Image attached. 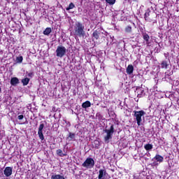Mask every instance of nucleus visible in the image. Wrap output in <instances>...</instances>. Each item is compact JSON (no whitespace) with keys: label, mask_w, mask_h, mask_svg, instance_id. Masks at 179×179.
Wrapping results in <instances>:
<instances>
[{"label":"nucleus","mask_w":179,"mask_h":179,"mask_svg":"<svg viewBox=\"0 0 179 179\" xmlns=\"http://www.w3.org/2000/svg\"><path fill=\"white\" fill-rule=\"evenodd\" d=\"M74 36L77 37H83L85 38L86 36V31H85V25L81 22H76L74 27Z\"/></svg>","instance_id":"f257e3e1"},{"label":"nucleus","mask_w":179,"mask_h":179,"mask_svg":"<svg viewBox=\"0 0 179 179\" xmlns=\"http://www.w3.org/2000/svg\"><path fill=\"white\" fill-rule=\"evenodd\" d=\"M104 131L106 134V136H104V141L108 143V142H110V139H113V134L115 132L114 124H111L110 129H106Z\"/></svg>","instance_id":"f03ea898"},{"label":"nucleus","mask_w":179,"mask_h":179,"mask_svg":"<svg viewBox=\"0 0 179 179\" xmlns=\"http://www.w3.org/2000/svg\"><path fill=\"white\" fill-rule=\"evenodd\" d=\"M145 114H146V113L144 112V110H134V117H135L136 120L137 121V125L138 127H141L142 124V117H143Z\"/></svg>","instance_id":"7ed1b4c3"},{"label":"nucleus","mask_w":179,"mask_h":179,"mask_svg":"<svg viewBox=\"0 0 179 179\" xmlns=\"http://www.w3.org/2000/svg\"><path fill=\"white\" fill-rule=\"evenodd\" d=\"M150 9H152V7L147 9L145 13V15H144L145 20L146 22H153L154 17H156V15H155V13L152 12V10H150Z\"/></svg>","instance_id":"20e7f679"},{"label":"nucleus","mask_w":179,"mask_h":179,"mask_svg":"<svg viewBox=\"0 0 179 179\" xmlns=\"http://www.w3.org/2000/svg\"><path fill=\"white\" fill-rule=\"evenodd\" d=\"M82 166L85 169H93V167H94V159L90 157L87 158L82 164Z\"/></svg>","instance_id":"39448f33"},{"label":"nucleus","mask_w":179,"mask_h":179,"mask_svg":"<svg viewBox=\"0 0 179 179\" xmlns=\"http://www.w3.org/2000/svg\"><path fill=\"white\" fill-rule=\"evenodd\" d=\"M66 54V48L64 47L63 45H59L57 46V48L56 50V55L59 58H62Z\"/></svg>","instance_id":"423d86ee"},{"label":"nucleus","mask_w":179,"mask_h":179,"mask_svg":"<svg viewBox=\"0 0 179 179\" xmlns=\"http://www.w3.org/2000/svg\"><path fill=\"white\" fill-rule=\"evenodd\" d=\"M44 127H45L44 123H41L38 127V135L41 141H44V134H43V130L44 129Z\"/></svg>","instance_id":"0eeeda50"},{"label":"nucleus","mask_w":179,"mask_h":179,"mask_svg":"<svg viewBox=\"0 0 179 179\" xmlns=\"http://www.w3.org/2000/svg\"><path fill=\"white\" fill-rule=\"evenodd\" d=\"M98 179H106L107 178V171L106 169H101L99 171Z\"/></svg>","instance_id":"6e6552de"},{"label":"nucleus","mask_w":179,"mask_h":179,"mask_svg":"<svg viewBox=\"0 0 179 179\" xmlns=\"http://www.w3.org/2000/svg\"><path fill=\"white\" fill-rule=\"evenodd\" d=\"M12 167L10 166H7L5 168L3 173H4V176H6V177H10V175L12 174Z\"/></svg>","instance_id":"1a4fd4ad"},{"label":"nucleus","mask_w":179,"mask_h":179,"mask_svg":"<svg viewBox=\"0 0 179 179\" xmlns=\"http://www.w3.org/2000/svg\"><path fill=\"white\" fill-rule=\"evenodd\" d=\"M126 72L127 75H131L134 73V66H132V64H129L126 69Z\"/></svg>","instance_id":"9d476101"},{"label":"nucleus","mask_w":179,"mask_h":179,"mask_svg":"<svg viewBox=\"0 0 179 179\" xmlns=\"http://www.w3.org/2000/svg\"><path fill=\"white\" fill-rule=\"evenodd\" d=\"M10 85L12 86H16V85H19V78L16 77H13L10 80Z\"/></svg>","instance_id":"9b49d317"},{"label":"nucleus","mask_w":179,"mask_h":179,"mask_svg":"<svg viewBox=\"0 0 179 179\" xmlns=\"http://www.w3.org/2000/svg\"><path fill=\"white\" fill-rule=\"evenodd\" d=\"M153 159L157 162H159V163H163V160H164V158L163 157V156L160 155H156Z\"/></svg>","instance_id":"f8f14e48"},{"label":"nucleus","mask_w":179,"mask_h":179,"mask_svg":"<svg viewBox=\"0 0 179 179\" xmlns=\"http://www.w3.org/2000/svg\"><path fill=\"white\" fill-rule=\"evenodd\" d=\"M92 37L95 38V40H99L100 37V31L99 30H95L92 33Z\"/></svg>","instance_id":"ddd939ff"},{"label":"nucleus","mask_w":179,"mask_h":179,"mask_svg":"<svg viewBox=\"0 0 179 179\" xmlns=\"http://www.w3.org/2000/svg\"><path fill=\"white\" fill-rule=\"evenodd\" d=\"M92 106V103L90 101H86L82 104L83 108H89V107Z\"/></svg>","instance_id":"4468645a"},{"label":"nucleus","mask_w":179,"mask_h":179,"mask_svg":"<svg viewBox=\"0 0 179 179\" xmlns=\"http://www.w3.org/2000/svg\"><path fill=\"white\" fill-rule=\"evenodd\" d=\"M143 38L144 41H145L146 44H149V40L150 39V37L149 36V34L146 33L143 34Z\"/></svg>","instance_id":"2eb2a0df"},{"label":"nucleus","mask_w":179,"mask_h":179,"mask_svg":"<svg viewBox=\"0 0 179 179\" xmlns=\"http://www.w3.org/2000/svg\"><path fill=\"white\" fill-rule=\"evenodd\" d=\"M168 67H169V63H167V61L166 60L162 61L161 63V68L162 69H167Z\"/></svg>","instance_id":"dca6fc26"},{"label":"nucleus","mask_w":179,"mask_h":179,"mask_svg":"<svg viewBox=\"0 0 179 179\" xmlns=\"http://www.w3.org/2000/svg\"><path fill=\"white\" fill-rule=\"evenodd\" d=\"M29 82L30 79L29 78H25L22 80V83L23 84V86H27Z\"/></svg>","instance_id":"f3484780"},{"label":"nucleus","mask_w":179,"mask_h":179,"mask_svg":"<svg viewBox=\"0 0 179 179\" xmlns=\"http://www.w3.org/2000/svg\"><path fill=\"white\" fill-rule=\"evenodd\" d=\"M56 153L58 156H59L60 157H64V156H66V154H64L63 152H62V150L61 149H59L56 151Z\"/></svg>","instance_id":"a211bd4d"},{"label":"nucleus","mask_w":179,"mask_h":179,"mask_svg":"<svg viewBox=\"0 0 179 179\" xmlns=\"http://www.w3.org/2000/svg\"><path fill=\"white\" fill-rule=\"evenodd\" d=\"M144 148L145 150H152L153 149V145L150 143L145 144Z\"/></svg>","instance_id":"6ab92c4d"},{"label":"nucleus","mask_w":179,"mask_h":179,"mask_svg":"<svg viewBox=\"0 0 179 179\" xmlns=\"http://www.w3.org/2000/svg\"><path fill=\"white\" fill-rule=\"evenodd\" d=\"M52 30H51V28L50 27H48L46 28L44 31H43V34L45 36H48L50 35V34L51 33Z\"/></svg>","instance_id":"aec40b11"},{"label":"nucleus","mask_w":179,"mask_h":179,"mask_svg":"<svg viewBox=\"0 0 179 179\" xmlns=\"http://www.w3.org/2000/svg\"><path fill=\"white\" fill-rule=\"evenodd\" d=\"M51 179H65V178L61 175H52Z\"/></svg>","instance_id":"412c9836"},{"label":"nucleus","mask_w":179,"mask_h":179,"mask_svg":"<svg viewBox=\"0 0 179 179\" xmlns=\"http://www.w3.org/2000/svg\"><path fill=\"white\" fill-rule=\"evenodd\" d=\"M96 118L99 120V121H101L103 120V115L100 113L99 112L96 113Z\"/></svg>","instance_id":"4be33fe9"},{"label":"nucleus","mask_w":179,"mask_h":179,"mask_svg":"<svg viewBox=\"0 0 179 179\" xmlns=\"http://www.w3.org/2000/svg\"><path fill=\"white\" fill-rule=\"evenodd\" d=\"M124 31L126 33H131L132 31V27L128 25L125 27Z\"/></svg>","instance_id":"5701e85b"},{"label":"nucleus","mask_w":179,"mask_h":179,"mask_svg":"<svg viewBox=\"0 0 179 179\" xmlns=\"http://www.w3.org/2000/svg\"><path fill=\"white\" fill-rule=\"evenodd\" d=\"M73 8H75V4L70 3L69 6L66 8V10H71V9H73Z\"/></svg>","instance_id":"b1692460"},{"label":"nucleus","mask_w":179,"mask_h":179,"mask_svg":"<svg viewBox=\"0 0 179 179\" xmlns=\"http://www.w3.org/2000/svg\"><path fill=\"white\" fill-rule=\"evenodd\" d=\"M75 136L76 134L74 133L70 132L69 134V138H70V141H75Z\"/></svg>","instance_id":"393cba45"},{"label":"nucleus","mask_w":179,"mask_h":179,"mask_svg":"<svg viewBox=\"0 0 179 179\" xmlns=\"http://www.w3.org/2000/svg\"><path fill=\"white\" fill-rule=\"evenodd\" d=\"M116 1L117 0H106V2L108 3V5H114Z\"/></svg>","instance_id":"a878e982"},{"label":"nucleus","mask_w":179,"mask_h":179,"mask_svg":"<svg viewBox=\"0 0 179 179\" xmlns=\"http://www.w3.org/2000/svg\"><path fill=\"white\" fill-rule=\"evenodd\" d=\"M16 59H17V61L18 62H23V56H20V57H17V58H16Z\"/></svg>","instance_id":"bb28decb"},{"label":"nucleus","mask_w":179,"mask_h":179,"mask_svg":"<svg viewBox=\"0 0 179 179\" xmlns=\"http://www.w3.org/2000/svg\"><path fill=\"white\" fill-rule=\"evenodd\" d=\"M141 94H138V97H142V96H143V93H145V90H141Z\"/></svg>","instance_id":"cd10ccee"},{"label":"nucleus","mask_w":179,"mask_h":179,"mask_svg":"<svg viewBox=\"0 0 179 179\" xmlns=\"http://www.w3.org/2000/svg\"><path fill=\"white\" fill-rule=\"evenodd\" d=\"M23 118H24V116L23 115H20L17 116V119L18 120H23Z\"/></svg>","instance_id":"c85d7f7f"},{"label":"nucleus","mask_w":179,"mask_h":179,"mask_svg":"<svg viewBox=\"0 0 179 179\" xmlns=\"http://www.w3.org/2000/svg\"><path fill=\"white\" fill-rule=\"evenodd\" d=\"M27 76H29V78H31V76H33V73H29Z\"/></svg>","instance_id":"c756f323"},{"label":"nucleus","mask_w":179,"mask_h":179,"mask_svg":"<svg viewBox=\"0 0 179 179\" xmlns=\"http://www.w3.org/2000/svg\"><path fill=\"white\" fill-rule=\"evenodd\" d=\"M138 89H139V87H136V90H138Z\"/></svg>","instance_id":"7c9ffc66"},{"label":"nucleus","mask_w":179,"mask_h":179,"mask_svg":"<svg viewBox=\"0 0 179 179\" xmlns=\"http://www.w3.org/2000/svg\"><path fill=\"white\" fill-rule=\"evenodd\" d=\"M96 142H98V143H99V141H95V143H96Z\"/></svg>","instance_id":"2f4dec72"},{"label":"nucleus","mask_w":179,"mask_h":179,"mask_svg":"<svg viewBox=\"0 0 179 179\" xmlns=\"http://www.w3.org/2000/svg\"><path fill=\"white\" fill-rule=\"evenodd\" d=\"M0 93H1V87H0Z\"/></svg>","instance_id":"473e14b6"}]
</instances>
